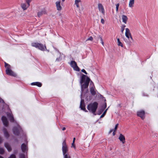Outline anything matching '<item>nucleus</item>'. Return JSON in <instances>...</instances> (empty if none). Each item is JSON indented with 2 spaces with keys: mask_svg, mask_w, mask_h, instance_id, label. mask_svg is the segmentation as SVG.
Here are the masks:
<instances>
[{
  "mask_svg": "<svg viewBox=\"0 0 158 158\" xmlns=\"http://www.w3.org/2000/svg\"><path fill=\"white\" fill-rule=\"evenodd\" d=\"M90 79L84 74L82 75L80 83L81 84V91L82 92H85L86 94L88 91V87Z\"/></svg>",
  "mask_w": 158,
  "mask_h": 158,
  "instance_id": "f257e3e1",
  "label": "nucleus"
},
{
  "mask_svg": "<svg viewBox=\"0 0 158 158\" xmlns=\"http://www.w3.org/2000/svg\"><path fill=\"white\" fill-rule=\"evenodd\" d=\"M98 106V103L96 102L93 103H91L88 104L87 106V109L89 111L96 115L95 112L97 110Z\"/></svg>",
  "mask_w": 158,
  "mask_h": 158,
  "instance_id": "f03ea898",
  "label": "nucleus"
},
{
  "mask_svg": "<svg viewBox=\"0 0 158 158\" xmlns=\"http://www.w3.org/2000/svg\"><path fill=\"white\" fill-rule=\"evenodd\" d=\"M31 45L32 46L43 51H44L45 49H46V47L45 45H44L43 44L37 42L32 43Z\"/></svg>",
  "mask_w": 158,
  "mask_h": 158,
  "instance_id": "7ed1b4c3",
  "label": "nucleus"
},
{
  "mask_svg": "<svg viewBox=\"0 0 158 158\" xmlns=\"http://www.w3.org/2000/svg\"><path fill=\"white\" fill-rule=\"evenodd\" d=\"M4 64L5 67L6 68V74L9 75L15 76V74L10 69V65L6 62H4Z\"/></svg>",
  "mask_w": 158,
  "mask_h": 158,
  "instance_id": "20e7f679",
  "label": "nucleus"
},
{
  "mask_svg": "<svg viewBox=\"0 0 158 158\" xmlns=\"http://www.w3.org/2000/svg\"><path fill=\"white\" fill-rule=\"evenodd\" d=\"M63 154L64 156V158H71L68 153V147H62Z\"/></svg>",
  "mask_w": 158,
  "mask_h": 158,
  "instance_id": "39448f33",
  "label": "nucleus"
},
{
  "mask_svg": "<svg viewBox=\"0 0 158 158\" xmlns=\"http://www.w3.org/2000/svg\"><path fill=\"white\" fill-rule=\"evenodd\" d=\"M70 64L71 67H72L75 70L77 71H80L79 68L77 66V63L75 61H71Z\"/></svg>",
  "mask_w": 158,
  "mask_h": 158,
  "instance_id": "423d86ee",
  "label": "nucleus"
},
{
  "mask_svg": "<svg viewBox=\"0 0 158 158\" xmlns=\"http://www.w3.org/2000/svg\"><path fill=\"white\" fill-rule=\"evenodd\" d=\"M20 129H21V127L19 125L18 126V127H14L12 130L13 133L15 135H19V130Z\"/></svg>",
  "mask_w": 158,
  "mask_h": 158,
  "instance_id": "0eeeda50",
  "label": "nucleus"
},
{
  "mask_svg": "<svg viewBox=\"0 0 158 158\" xmlns=\"http://www.w3.org/2000/svg\"><path fill=\"white\" fill-rule=\"evenodd\" d=\"M145 112L143 110H141L138 111L137 112V115L140 117L142 119H144L145 116Z\"/></svg>",
  "mask_w": 158,
  "mask_h": 158,
  "instance_id": "6e6552de",
  "label": "nucleus"
},
{
  "mask_svg": "<svg viewBox=\"0 0 158 158\" xmlns=\"http://www.w3.org/2000/svg\"><path fill=\"white\" fill-rule=\"evenodd\" d=\"M80 107L81 110H83L85 112H88V111L86 110L85 109V105L83 99H81Z\"/></svg>",
  "mask_w": 158,
  "mask_h": 158,
  "instance_id": "1a4fd4ad",
  "label": "nucleus"
},
{
  "mask_svg": "<svg viewBox=\"0 0 158 158\" xmlns=\"http://www.w3.org/2000/svg\"><path fill=\"white\" fill-rule=\"evenodd\" d=\"M106 103L105 102L104 104L102 106L100 109L98 111V115L101 114L106 107Z\"/></svg>",
  "mask_w": 158,
  "mask_h": 158,
  "instance_id": "9d476101",
  "label": "nucleus"
},
{
  "mask_svg": "<svg viewBox=\"0 0 158 158\" xmlns=\"http://www.w3.org/2000/svg\"><path fill=\"white\" fill-rule=\"evenodd\" d=\"M2 120L5 126L6 127H7L8 125V122L6 117L5 116H2Z\"/></svg>",
  "mask_w": 158,
  "mask_h": 158,
  "instance_id": "9b49d317",
  "label": "nucleus"
},
{
  "mask_svg": "<svg viewBox=\"0 0 158 158\" xmlns=\"http://www.w3.org/2000/svg\"><path fill=\"white\" fill-rule=\"evenodd\" d=\"M125 35L128 39L131 38V39H132V36L131 35L130 31L129 29L128 28H126V29Z\"/></svg>",
  "mask_w": 158,
  "mask_h": 158,
  "instance_id": "f8f14e48",
  "label": "nucleus"
},
{
  "mask_svg": "<svg viewBox=\"0 0 158 158\" xmlns=\"http://www.w3.org/2000/svg\"><path fill=\"white\" fill-rule=\"evenodd\" d=\"M46 14H47L46 10L44 8L38 12V16L39 17H40L43 15Z\"/></svg>",
  "mask_w": 158,
  "mask_h": 158,
  "instance_id": "ddd939ff",
  "label": "nucleus"
},
{
  "mask_svg": "<svg viewBox=\"0 0 158 158\" xmlns=\"http://www.w3.org/2000/svg\"><path fill=\"white\" fill-rule=\"evenodd\" d=\"M98 6L99 11L101 12L102 14L104 15L105 12L103 7L102 4L99 3L98 4Z\"/></svg>",
  "mask_w": 158,
  "mask_h": 158,
  "instance_id": "4468645a",
  "label": "nucleus"
},
{
  "mask_svg": "<svg viewBox=\"0 0 158 158\" xmlns=\"http://www.w3.org/2000/svg\"><path fill=\"white\" fill-rule=\"evenodd\" d=\"M118 139L121 141L123 143H124L125 142V136L122 134H120Z\"/></svg>",
  "mask_w": 158,
  "mask_h": 158,
  "instance_id": "2eb2a0df",
  "label": "nucleus"
},
{
  "mask_svg": "<svg viewBox=\"0 0 158 158\" xmlns=\"http://www.w3.org/2000/svg\"><path fill=\"white\" fill-rule=\"evenodd\" d=\"M56 6L57 10H62V7L60 6V1H58L56 2Z\"/></svg>",
  "mask_w": 158,
  "mask_h": 158,
  "instance_id": "dca6fc26",
  "label": "nucleus"
},
{
  "mask_svg": "<svg viewBox=\"0 0 158 158\" xmlns=\"http://www.w3.org/2000/svg\"><path fill=\"white\" fill-rule=\"evenodd\" d=\"M3 132L5 137L7 139L9 137V135L8 133L6 128H4L3 129Z\"/></svg>",
  "mask_w": 158,
  "mask_h": 158,
  "instance_id": "f3484780",
  "label": "nucleus"
},
{
  "mask_svg": "<svg viewBox=\"0 0 158 158\" xmlns=\"http://www.w3.org/2000/svg\"><path fill=\"white\" fill-rule=\"evenodd\" d=\"M27 147L25 143H23L21 146V148L23 152H25L27 149Z\"/></svg>",
  "mask_w": 158,
  "mask_h": 158,
  "instance_id": "a211bd4d",
  "label": "nucleus"
},
{
  "mask_svg": "<svg viewBox=\"0 0 158 158\" xmlns=\"http://www.w3.org/2000/svg\"><path fill=\"white\" fill-rule=\"evenodd\" d=\"M7 116L9 118L10 121L11 122H14V119L13 116L10 113H8L7 114Z\"/></svg>",
  "mask_w": 158,
  "mask_h": 158,
  "instance_id": "6ab92c4d",
  "label": "nucleus"
},
{
  "mask_svg": "<svg viewBox=\"0 0 158 158\" xmlns=\"http://www.w3.org/2000/svg\"><path fill=\"white\" fill-rule=\"evenodd\" d=\"M122 17L123 22L125 24H126L128 19L127 17L124 15H122Z\"/></svg>",
  "mask_w": 158,
  "mask_h": 158,
  "instance_id": "aec40b11",
  "label": "nucleus"
},
{
  "mask_svg": "<svg viewBox=\"0 0 158 158\" xmlns=\"http://www.w3.org/2000/svg\"><path fill=\"white\" fill-rule=\"evenodd\" d=\"M4 146L9 152H10L11 151L12 148L8 143H5L4 144Z\"/></svg>",
  "mask_w": 158,
  "mask_h": 158,
  "instance_id": "412c9836",
  "label": "nucleus"
},
{
  "mask_svg": "<svg viewBox=\"0 0 158 158\" xmlns=\"http://www.w3.org/2000/svg\"><path fill=\"white\" fill-rule=\"evenodd\" d=\"M31 85H36L39 87H41L42 85V84L39 82H34L31 83Z\"/></svg>",
  "mask_w": 158,
  "mask_h": 158,
  "instance_id": "4be33fe9",
  "label": "nucleus"
},
{
  "mask_svg": "<svg viewBox=\"0 0 158 158\" xmlns=\"http://www.w3.org/2000/svg\"><path fill=\"white\" fill-rule=\"evenodd\" d=\"M90 92L91 94L93 96L96 94V91L94 90V86H92L90 89Z\"/></svg>",
  "mask_w": 158,
  "mask_h": 158,
  "instance_id": "5701e85b",
  "label": "nucleus"
},
{
  "mask_svg": "<svg viewBox=\"0 0 158 158\" xmlns=\"http://www.w3.org/2000/svg\"><path fill=\"white\" fill-rule=\"evenodd\" d=\"M29 6H28V4H27L26 5L25 3H23L21 4V7L23 10H26Z\"/></svg>",
  "mask_w": 158,
  "mask_h": 158,
  "instance_id": "b1692460",
  "label": "nucleus"
},
{
  "mask_svg": "<svg viewBox=\"0 0 158 158\" xmlns=\"http://www.w3.org/2000/svg\"><path fill=\"white\" fill-rule=\"evenodd\" d=\"M134 2L135 0H130L129 3V7L131 8H132L134 6Z\"/></svg>",
  "mask_w": 158,
  "mask_h": 158,
  "instance_id": "393cba45",
  "label": "nucleus"
},
{
  "mask_svg": "<svg viewBox=\"0 0 158 158\" xmlns=\"http://www.w3.org/2000/svg\"><path fill=\"white\" fill-rule=\"evenodd\" d=\"M81 0H75V4L76 5V6L77 8L79 7V3L81 2Z\"/></svg>",
  "mask_w": 158,
  "mask_h": 158,
  "instance_id": "a878e982",
  "label": "nucleus"
},
{
  "mask_svg": "<svg viewBox=\"0 0 158 158\" xmlns=\"http://www.w3.org/2000/svg\"><path fill=\"white\" fill-rule=\"evenodd\" d=\"M108 108H107L105 111H104V112L100 116V118H103L104 116L105 115L106 113V112H107V111L108 110Z\"/></svg>",
  "mask_w": 158,
  "mask_h": 158,
  "instance_id": "bb28decb",
  "label": "nucleus"
},
{
  "mask_svg": "<svg viewBox=\"0 0 158 158\" xmlns=\"http://www.w3.org/2000/svg\"><path fill=\"white\" fill-rule=\"evenodd\" d=\"M118 45L119 46H121V47H123V44L120 42V40H117Z\"/></svg>",
  "mask_w": 158,
  "mask_h": 158,
  "instance_id": "cd10ccee",
  "label": "nucleus"
},
{
  "mask_svg": "<svg viewBox=\"0 0 158 158\" xmlns=\"http://www.w3.org/2000/svg\"><path fill=\"white\" fill-rule=\"evenodd\" d=\"M67 147V144H66V140H64L63 143H62V147Z\"/></svg>",
  "mask_w": 158,
  "mask_h": 158,
  "instance_id": "c85d7f7f",
  "label": "nucleus"
},
{
  "mask_svg": "<svg viewBox=\"0 0 158 158\" xmlns=\"http://www.w3.org/2000/svg\"><path fill=\"white\" fill-rule=\"evenodd\" d=\"M4 152V150L2 148H0V154H2Z\"/></svg>",
  "mask_w": 158,
  "mask_h": 158,
  "instance_id": "c756f323",
  "label": "nucleus"
},
{
  "mask_svg": "<svg viewBox=\"0 0 158 158\" xmlns=\"http://www.w3.org/2000/svg\"><path fill=\"white\" fill-rule=\"evenodd\" d=\"M20 158H25V156L24 154H20L19 156Z\"/></svg>",
  "mask_w": 158,
  "mask_h": 158,
  "instance_id": "7c9ffc66",
  "label": "nucleus"
},
{
  "mask_svg": "<svg viewBox=\"0 0 158 158\" xmlns=\"http://www.w3.org/2000/svg\"><path fill=\"white\" fill-rule=\"evenodd\" d=\"M119 6V4L118 3L116 4V11L117 12L118 11V7Z\"/></svg>",
  "mask_w": 158,
  "mask_h": 158,
  "instance_id": "2f4dec72",
  "label": "nucleus"
},
{
  "mask_svg": "<svg viewBox=\"0 0 158 158\" xmlns=\"http://www.w3.org/2000/svg\"><path fill=\"white\" fill-rule=\"evenodd\" d=\"M31 1V0H26V2L27 4H28V6H30V3Z\"/></svg>",
  "mask_w": 158,
  "mask_h": 158,
  "instance_id": "473e14b6",
  "label": "nucleus"
},
{
  "mask_svg": "<svg viewBox=\"0 0 158 158\" xmlns=\"http://www.w3.org/2000/svg\"><path fill=\"white\" fill-rule=\"evenodd\" d=\"M8 158H16V156L14 154H12Z\"/></svg>",
  "mask_w": 158,
  "mask_h": 158,
  "instance_id": "72a5a7b5",
  "label": "nucleus"
},
{
  "mask_svg": "<svg viewBox=\"0 0 158 158\" xmlns=\"http://www.w3.org/2000/svg\"><path fill=\"white\" fill-rule=\"evenodd\" d=\"M118 125V123H117L116 124V125L115 126V127H114V131H116V130H117V129Z\"/></svg>",
  "mask_w": 158,
  "mask_h": 158,
  "instance_id": "f704fd0d",
  "label": "nucleus"
},
{
  "mask_svg": "<svg viewBox=\"0 0 158 158\" xmlns=\"http://www.w3.org/2000/svg\"><path fill=\"white\" fill-rule=\"evenodd\" d=\"M84 8L83 7H81V8L79 9V12L81 13V12L83 10Z\"/></svg>",
  "mask_w": 158,
  "mask_h": 158,
  "instance_id": "c9c22d12",
  "label": "nucleus"
},
{
  "mask_svg": "<svg viewBox=\"0 0 158 158\" xmlns=\"http://www.w3.org/2000/svg\"><path fill=\"white\" fill-rule=\"evenodd\" d=\"M81 71L82 72H83V73H85V74H87V73L86 72V71H85V70L84 69H82L81 70Z\"/></svg>",
  "mask_w": 158,
  "mask_h": 158,
  "instance_id": "e433bc0d",
  "label": "nucleus"
},
{
  "mask_svg": "<svg viewBox=\"0 0 158 158\" xmlns=\"http://www.w3.org/2000/svg\"><path fill=\"white\" fill-rule=\"evenodd\" d=\"M101 22L103 24L104 23V19H101Z\"/></svg>",
  "mask_w": 158,
  "mask_h": 158,
  "instance_id": "4c0bfd02",
  "label": "nucleus"
},
{
  "mask_svg": "<svg viewBox=\"0 0 158 158\" xmlns=\"http://www.w3.org/2000/svg\"><path fill=\"white\" fill-rule=\"evenodd\" d=\"M72 147H73L75 148V146L74 145V143H72Z\"/></svg>",
  "mask_w": 158,
  "mask_h": 158,
  "instance_id": "58836bf2",
  "label": "nucleus"
},
{
  "mask_svg": "<svg viewBox=\"0 0 158 158\" xmlns=\"http://www.w3.org/2000/svg\"><path fill=\"white\" fill-rule=\"evenodd\" d=\"M3 140L2 138L1 137H0V143H2V142Z\"/></svg>",
  "mask_w": 158,
  "mask_h": 158,
  "instance_id": "ea45409f",
  "label": "nucleus"
},
{
  "mask_svg": "<svg viewBox=\"0 0 158 158\" xmlns=\"http://www.w3.org/2000/svg\"><path fill=\"white\" fill-rule=\"evenodd\" d=\"M93 38L92 36L90 37L87 40H93Z\"/></svg>",
  "mask_w": 158,
  "mask_h": 158,
  "instance_id": "a19ab883",
  "label": "nucleus"
},
{
  "mask_svg": "<svg viewBox=\"0 0 158 158\" xmlns=\"http://www.w3.org/2000/svg\"><path fill=\"white\" fill-rule=\"evenodd\" d=\"M18 153V151L17 150H15L14 151V153L17 154Z\"/></svg>",
  "mask_w": 158,
  "mask_h": 158,
  "instance_id": "79ce46f5",
  "label": "nucleus"
},
{
  "mask_svg": "<svg viewBox=\"0 0 158 158\" xmlns=\"http://www.w3.org/2000/svg\"><path fill=\"white\" fill-rule=\"evenodd\" d=\"M115 131H114H114L113 132V136H114L115 135Z\"/></svg>",
  "mask_w": 158,
  "mask_h": 158,
  "instance_id": "37998d69",
  "label": "nucleus"
},
{
  "mask_svg": "<svg viewBox=\"0 0 158 158\" xmlns=\"http://www.w3.org/2000/svg\"><path fill=\"white\" fill-rule=\"evenodd\" d=\"M124 30V29L122 27L121 28V32H123Z\"/></svg>",
  "mask_w": 158,
  "mask_h": 158,
  "instance_id": "c03bdc74",
  "label": "nucleus"
},
{
  "mask_svg": "<svg viewBox=\"0 0 158 158\" xmlns=\"http://www.w3.org/2000/svg\"><path fill=\"white\" fill-rule=\"evenodd\" d=\"M66 129V128L65 127H63L62 128V130L63 131H64Z\"/></svg>",
  "mask_w": 158,
  "mask_h": 158,
  "instance_id": "a18cd8bd",
  "label": "nucleus"
},
{
  "mask_svg": "<svg viewBox=\"0 0 158 158\" xmlns=\"http://www.w3.org/2000/svg\"><path fill=\"white\" fill-rule=\"evenodd\" d=\"M101 43L102 45L104 46V42L102 41V40H101Z\"/></svg>",
  "mask_w": 158,
  "mask_h": 158,
  "instance_id": "49530a36",
  "label": "nucleus"
},
{
  "mask_svg": "<svg viewBox=\"0 0 158 158\" xmlns=\"http://www.w3.org/2000/svg\"><path fill=\"white\" fill-rule=\"evenodd\" d=\"M125 27H126V26H125V25H123V26H122V28H123L124 29V28H125Z\"/></svg>",
  "mask_w": 158,
  "mask_h": 158,
  "instance_id": "de8ad7c7",
  "label": "nucleus"
},
{
  "mask_svg": "<svg viewBox=\"0 0 158 158\" xmlns=\"http://www.w3.org/2000/svg\"><path fill=\"white\" fill-rule=\"evenodd\" d=\"M113 131V129L110 130L109 132V133H111Z\"/></svg>",
  "mask_w": 158,
  "mask_h": 158,
  "instance_id": "09e8293b",
  "label": "nucleus"
},
{
  "mask_svg": "<svg viewBox=\"0 0 158 158\" xmlns=\"http://www.w3.org/2000/svg\"><path fill=\"white\" fill-rule=\"evenodd\" d=\"M99 39H101V40L102 39V38L101 36H99V38H98Z\"/></svg>",
  "mask_w": 158,
  "mask_h": 158,
  "instance_id": "8fccbe9b",
  "label": "nucleus"
},
{
  "mask_svg": "<svg viewBox=\"0 0 158 158\" xmlns=\"http://www.w3.org/2000/svg\"><path fill=\"white\" fill-rule=\"evenodd\" d=\"M91 83H92L93 85V86H94V84L93 82L91 81Z\"/></svg>",
  "mask_w": 158,
  "mask_h": 158,
  "instance_id": "3c124183",
  "label": "nucleus"
},
{
  "mask_svg": "<svg viewBox=\"0 0 158 158\" xmlns=\"http://www.w3.org/2000/svg\"><path fill=\"white\" fill-rule=\"evenodd\" d=\"M75 138H73V140L75 141Z\"/></svg>",
  "mask_w": 158,
  "mask_h": 158,
  "instance_id": "603ef678",
  "label": "nucleus"
},
{
  "mask_svg": "<svg viewBox=\"0 0 158 158\" xmlns=\"http://www.w3.org/2000/svg\"><path fill=\"white\" fill-rule=\"evenodd\" d=\"M0 158H4L3 157L0 156Z\"/></svg>",
  "mask_w": 158,
  "mask_h": 158,
  "instance_id": "864d4df0",
  "label": "nucleus"
},
{
  "mask_svg": "<svg viewBox=\"0 0 158 158\" xmlns=\"http://www.w3.org/2000/svg\"><path fill=\"white\" fill-rule=\"evenodd\" d=\"M74 142H75V141L73 140V143H74Z\"/></svg>",
  "mask_w": 158,
  "mask_h": 158,
  "instance_id": "5fc2aeb1",
  "label": "nucleus"
},
{
  "mask_svg": "<svg viewBox=\"0 0 158 158\" xmlns=\"http://www.w3.org/2000/svg\"><path fill=\"white\" fill-rule=\"evenodd\" d=\"M65 0H62L63 2H64Z\"/></svg>",
  "mask_w": 158,
  "mask_h": 158,
  "instance_id": "6e6d98bb",
  "label": "nucleus"
},
{
  "mask_svg": "<svg viewBox=\"0 0 158 158\" xmlns=\"http://www.w3.org/2000/svg\"><path fill=\"white\" fill-rule=\"evenodd\" d=\"M2 102H4V101L3 100H2Z\"/></svg>",
  "mask_w": 158,
  "mask_h": 158,
  "instance_id": "4d7b16f0",
  "label": "nucleus"
},
{
  "mask_svg": "<svg viewBox=\"0 0 158 158\" xmlns=\"http://www.w3.org/2000/svg\"><path fill=\"white\" fill-rule=\"evenodd\" d=\"M117 40H119V39L118 38V39H117Z\"/></svg>",
  "mask_w": 158,
  "mask_h": 158,
  "instance_id": "13d9d810",
  "label": "nucleus"
}]
</instances>
